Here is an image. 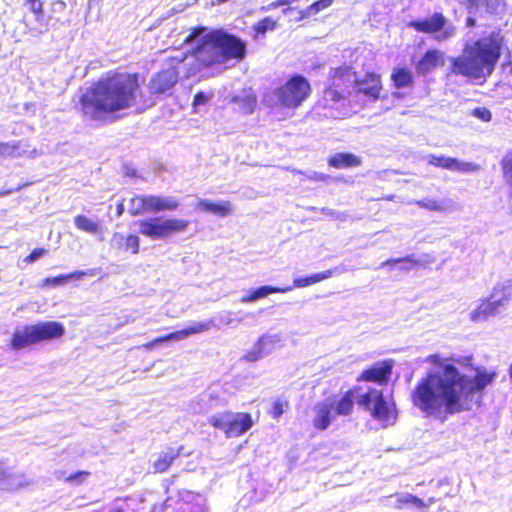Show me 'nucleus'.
<instances>
[{
  "label": "nucleus",
  "mask_w": 512,
  "mask_h": 512,
  "mask_svg": "<svg viewBox=\"0 0 512 512\" xmlns=\"http://www.w3.org/2000/svg\"><path fill=\"white\" fill-rule=\"evenodd\" d=\"M333 0H318L308 6L305 11L303 12V17H309L312 15H316L321 10L328 8L331 6Z\"/></svg>",
  "instance_id": "nucleus-42"
},
{
  "label": "nucleus",
  "mask_w": 512,
  "mask_h": 512,
  "mask_svg": "<svg viewBox=\"0 0 512 512\" xmlns=\"http://www.w3.org/2000/svg\"><path fill=\"white\" fill-rule=\"evenodd\" d=\"M234 100H235V102H238V101H240V98L239 97H235Z\"/></svg>",
  "instance_id": "nucleus-63"
},
{
  "label": "nucleus",
  "mask_w": 512,
  "mask_h": 512,
  "mask_svg": "<svg viewBox=\"0 0 512 512\" xmlns=\"http://www.w3.org/2000/svg\"><path fill=\"white\" fill-rule=\"evenodd\" d=\"M408 27L421 33H439L435 37L437 41L448 40L452 38L456 32L455 26L448 24L447 18L439 12L427 18L412 20L408 23Z\"/></svg>",
  "instance_id": "nucleus-10"
},
{
  "label": "nucleus",
  "mask_w": 512,
  "mask_h": 512,
  "mask_svg": "<svg viewBox=\"0 0 512 512\" xmlns=\"http://www.w3.org/2000/svg\"><path fill=\"white\" fill-rule=\"evenodd\" d=\"M509 374H510V377L512 378V364H511L510 369H509Z\"/></svg>",
  "instance_id": "nucleus-61"
},
{
  "label": "nucleus",
  "mask_w": 512,
  "mask_h": 512,
  "mask_svg": "<svg viewBox=\"0 0 512 512\" xmlns=\"http://www.w3.org/2000/svg\"><path fill=\"white\" fill-rule=\"evenodd\" d=\"M330 166L343 169L349 167H357L361 164V160L351 153H336L328 160Z\"/></svg>",
  "instance_id": "nucleus-28"
},
{
  "label": "nucleus",
  "mask_w": 512,
  "mask_h": 512,
  "mask_svg": "<svg viewBox=\"0 0 512 512\" xmlns=\"http://www.w3.org/2000/svg\"><path fill=\"white\" fill-rule=\"evenodd\" d=\"M29 4L30 10L35 14L36 19L39 20L43 16V4L41 0H26Z\"/></svg>",
  "instance_id": "nucleus-45"
},
{
  "label": "nucleus",
  "mask_w": 512,
  "mask_h": 512,
  "mask_svg": "<svg viewBox=\"0 0 512 512\" xmlns=\"http://www.w3.org/2000/svg\"><path fill=\"white\" fill-rule=\"evenodd\" d=\"M292 290V287H273L269 285L258 287L252 290L248 295H245L241 298L242 303H251L255 302L259 299L267 297L272 293H286Z\"/></svg>",
  "instance_id": "nucleus-25"
},
{
  "label": "nucleus",
  "mask_w": 512,
  "mask_h": 512,
  "mask_svg": "<svg viewBox=\"0 0 512 512\" xmlns=\"http://www.w3.org/2000/svg\"><path fill=\"white\" fill-rule=\"evenodd\" d=\"M391 79L396 88L410 87L413 84L412 73L406 68H395L391 74Z\"/></svg>",
  "instance_id": "nucleus-34"
},
{
  "label": "nucleus",
  "mask_w": 512,
  "mask_h": 512,
  "mask_svg": "<svg viewBox=\"0 0 512 512\" xmlns=\"http://www.w3.org/2000/svg\"><path fill=\"white\" fill-rule=\"evenodd\" d=\"M416 204L429 211H444L446 209L445 201H438L431 198H425L416 202Z\"/></svg>",
  "instance_id": "nucleus-41"
},
{
  "label": "nucleus",
  "mask_w": 512,
  "mask_h": 512,
  "mask_svg": "<svg viewBox=\"0 0 512 512\" xmlns=\"http://www.w3.org/2000/svg\"><path fill=\"white\" fill-rule=\"evenodd\" d=\"M149 213H158L161 211H174L179 207V201L173 196L147 195Z\"/></svg>",
  "instance_id": "nucleus-20"
},
{
  "label": "nucleus",
  "mask_w": 512,
  "mask_h": 512,
  "mask_svg": "<svg viewBox=\"0 0 512 512\" xmlns=\"http://www.w3.org/2000/svg\"><path fill=\"white\" fill-rule=\"evenodd\" d=\"M442 58V53L438 50H429L425 53V55L419 60L416 65V71L419 74L425 75L431 70H433L439 63Z\"/></svg>",
  "instance_id": "nucleus-27"
},
{
  "label": "nucleus",
  "mask_w": 512,
  "mask_h": 512,
  "mask_svg": "<svg viewBox=\"0 0 512 512\" xmlns=\"http://www.w3.org/2000/svg\"><path fill=\"white\" fill-rule=\"evenodd\" d=\"M324 98L336 102L342 98V95L336 89L330 87L324 91Z\"/></svg>",
  "instance_id": "nucleus-51"
},
{
  "label": "nucleus",
  "mask_w": 512,
  "mask_h": 512,
  "mask_svg": "<svg viewBox=\"0 0 512 512\" xmlns=\"http://www.w3.org/2000/svg\"><path fill=\"white\" fill-rule=\"evenodd\" d=\"M140 93L136 74L116 73L100 79L80 98L83 113L97 119L101 113H113L134 106Z\"/></svg>",
  "instance_id": "nucleus-2"
},
{
  "label": "nucleus",
  "mask_w": 512,
  "mask_h": 512,
  "mask_svg": "<svg viewBox=\"0 0 512 512\" xmlns=\"http://www.w3.org/2000/svg\"><path fill=\"white\" fill-rule=\"evenodd\" d=\"M291 10H292V8H285V9H283V14L286 15Z\"/></svg>",
  "instance_id": "nucleus-59"
},
{
  "label": "nucleus",
  "mask_w": 512,
  "mask_h": 512,
  "mask_svg": "<svg viewBox=\"0 0 512 512\" xmlns=\"http://www.w3.org/2000/svg\"><path fill=\"white\" fill-rule=\"evenodd\" d=\"M35 153H36V150H35V149H34V150H32V151H30V154H31V155H32V154H35Z\"/></svg>",
  "instance_id": "nucleus-64"
},
{
  "label": "nucleus",
  "mask_w": 512,
  "mask_h": 512,
  "mask_svg": "<svg viewBox=\"0 0 512 512\" xmlns=\"http://www.w3.org/2000/svg\"><path fill=\"white\" fill-rule=\"evenodd\" d=\"M147 195H139L130 199L128 211L131 215L136 216L148 212Z\"/></svg>",
  "instance_id": "nucleus-39"
},
{
  "label": "nucleus",
  "mask_w": 512,
  "mask_h": 512,
  "mask_svg": "<svg viewBox=\"0 0 512 512\" xmlns=\"http://www.w3.org/2000/svg\"><path fill=\"white\" fill-rule=\"evenodd\" d=\"M283 341L281 333H265L246 353L245 359L249 362L258 361L270 355L276 348L282 347Z\"/></svg>",
  "instance_id": "nucleus-12"
},
{
  "label": "nucleus",
  "mask_w": 512,
  "mask_h": 512,
  "mask_svg": "<svg viewBox=\"0 0 512 512\" xmlns=\"http://www.w3.org/2000/svg\"><path fill=\"white\" fill-rule=\"evenodd\" d=\"M322 213L331 218L340 219V213L335 212L334 210H332L330 208H322Z\"/></svg>",
  "instance_id": "nucleus-55"
},
{
  "label": "nucleus",
  "mask_w": 512,
  "mask_h": 512,
  "mask_svg": "<svg viewBox=\"0 0 512 512\" xmlns=\"http://www.w3.org/2000/svg\"><path fill=\"white\" fill-rule=\"evenodd\" d=\"M311 87L307 79L301 75L292 76L280 87L267 91L263 103L268 107H284L295 109L310 95Z\"/></svg>",
  "instance_id": "nucleus-5"
},
{
  "label": "nucleus",
  "mask_w": 512,
  "mask_h": 512,
  "mask_svg": "<svg viewBox=\"0 0 512 512\" xmlns=\"http://www.w3.org/2000/svg\"><path fill=\"white\" fill-rule=\"evenodd\" d=\"M90 475L87 471H78L66 478L67 482L82 483Z\"/></svg>",
  "instance_id": "nucleus-50"
},
{
  "label": "nucleus",
  "mask_w": 512,
  "mask_h": 512,
  "mask_svg": "<svg viewBox=\"0 0 512 512\" xmlns=\"http://www.w3.org/2000/svg\"><path fill=\"white\" fill-rule=\"evenodd\" d=\"M293 2H294V0H277V1H274V2L270 3L269 5L262 6L260 8V11L268 12V11L276 9V8H278L280 6L290 5Z\"/></svg>",
  "instance_id": "nucleus-49"
},
{
  "label": "nucleus",
  "mask_w": 512,
  "mask_h": 512,
  "mask_svg": "<svg viewBox=\"0 0 512 512\" xmlns=\"http://www.w3.org/2000/svg\"><path fill=\"white\" fill-rule=\"evenodd\" d=\"M359 405L370 411L371 416L381 422L383 426L393 424L396 419L381 390L369 389L361 396Z\"/></svg>",
  "instance_id": "nucleus-9"
},
{
  "label": "nucleus",
  "mask_w": 512,
  "mask_h": 512,
  "mask_svg": "<svg viewBox=\"0 0 512 512\" xmlns=\"http://www.w3.org/2000/svg\"><path fill=\"white\" fill-rule=\"evenodd\" d=\"M199 411H206L224 402V398L218 388H210L200 396Z\"/></svg>",
  "instance_id": "nucleus-29"
},
{
  "label": "nucleus",
  "mask_w": 512,
  "mask_h": 512,
  "mask_svg": "<svg viewBox=\"0 0 512 512\" xmlns=\"http://www.w3.org/2000/svg\"><path fill=\"white\" fill-rule=\"evenodd\" d=\"M335 400L325 399L317 403L314 408L313 426L318 430H326L335 419L334 414Z\"/></svg>",
  "instance_id": "nucleus-17"
},
{
  "label": "nucleus",
  "mask_w": 512,
  "mask_h": 512,
  "mask_svg": "<svg viewBox=\"0 0 512 512\" xmlns=\"http://www.w3.org/2000/svg\"><path fill=\"white\" fill-rule=\"evenodd\" d=\"M392 498L395 499L393 505L397 509H403L404 507H407L410 505H413L417 508L423 509V508H427L433 501L432 499H429V504H426L422 499H420L410 493L395 494L394 496H390L387 499L390 500Z\"/></svg>",
  "instance_id": "nucleus-26"
},
{
  "label": "nucleus",
  "mask_w": 512,
  "mask_h": 512,
  "mask_svg": "<svg viewBox=\"0 0 512 512\" xmlns=\"http://www.w3.org/2000/svg\"><path fill=\"white\" fill-rule=\"evenodd\" d=\"M393 368V361L385 360L376 362L372 367L366 369L361 374V379L384 384L388 381Z\"/></svg>",
  "instance_id": "nucleus-18"
},
{
  "label": "nucleus",
  "mask_w": 512,
  "mask_h": 512,
  "mask_svg": "<svg viewBox=\"0 0 512 512\" xmlns=\"http://www.w3.org/2000/svg\"><path fill=\"white\" fill-rule=\"evenodd\" d=\"M475 23H476V20H475L473 17L469 16V17L467 18V26H468V27H473V26H475Z\"/></svg>",
  "instance_id": "nucleus-57"
},
{
  "label": "nucleus",
  "mask_w": 512,
  "mask_h": 512,
  "mask_svg": "<svg viewBox=\"0 0 512 512\" xmlns=\"http://www.w3.org/2000/svg\"><path fill=\"white\" fill-rule=\"evenodd\" d=\"M152 512H209V508L203 495L187 491L174 506L168 499L162 505L155 506Z\"/></svg>",
  "instance_id": "nucleus-11"
},
{
  "label": "nucleus",
  "mask_w": 512,
  "mask_h": 512,
  "mask_svg": "<svg viewBox=\"0 0 512 512\" xmlns=\"http://www.w3.org/2000/svg\"><path fill=\"white\" fill-rule=\"evenodd\" d=\"M346 270L344 268H341V267H335V268H331V269H328L326 271H322V272H319V273H315V274H312L310 276H306V277H298V278H295L293 280V288H303V287H308L310 285H313L315 283H318V282H321L323 280H326L330 277H332L333 275H336V274H341L343 272H345Z\"/></svg>",
  "instance_id": "nucleus-21"
},
{
  "label": "nucleus",
  "mask_w": 512,
  "mask_h": 512,
  "mask_svg": "<svg viewBox=\"0 0 512 512\" xmlns=\"http://www.w3.org/2000/svg\"><path fill=\"white\" fill-rule=\"evenodd\" d=\"M472 115L485 122L490 121L492 117L490 110L483 107L475 108Z\"/></svg>",
  "instance_id": "nucleus-47"
},
{
  "label": "nucleus",
  "mask_w": 512,
  "mask_h": 512,
  "mask_svg": "<svg viewBox=\"0 0 512 512\" xmlns=\"http://www.w3.org/2000/svg\"><path fill=\"white\" fill-rule=\"evenodd\" d=\"M209 423L222 430L227 437H237L248 431L253 421L248 413L224 412L212 415Z\"/></svg>",
  "instance_id": "nucleus-8"
},
{
  "label": "nucleus",
  "mask_w": 512,
  "mask_h": 512,
  "mask_svg": "<svg viewBox=\"0 0 512 512\" xmlns=\"http://www.w3.org/2000/svg\"><path fill=\"white\" fill-rule=\"evenodd\" d=\"M110 512H123L121 509H115V510H112Z\"/></svg>",
  "instance_id": "nucleus-62"
},
{
  "label": "nucleus",
  "mask_w": 512,
  "mask_h": 512,
  "mask_svg": "<svg viewBox=\"0 0 512 512\" xmlns=\"http://www.w3.org/2000/svg\"><path fill=\"white\" fill-rule=\"evenodd\" d=\"M196 209L204 212H210L222 217H225L232 213V206L228 201L213 203L208 200L199 199L196 204Z\"/></svg>",
  "instance_id": "nucleus-24"
},
{
  "label": "nucleus",
  "mask_w": 512,
  "mask_h": 512,
  "mask_svg": "<svg viewBox=\"0 0 512 512\" xmlns=\"http://www.w3.org/2000/svg\"><path fill=\"white\" fill-rule=\"evenodd\" d=\"M184 219L148 218L138 222L139 233L151 239H164L173 233L182 232L188 226Z\"/></svg>",
  "instance_id": "nucleus-7"
},
{
  "label": "nucleus",
  "mask_w": 512,
  "mask_h": 512,
  "mask_svg": "<svg viewBox=\"0 0 512 512\" xmlns=\"http://www.w3.org/2000/svg\"><path fill=\"white\" fill-rule=\"evenodd\" d=\"M126 237L122 233H114L111 238V246L117 249L125 250Z\"/></svg>",
  "instance_id": "nucleus-48"
},
{
  "label": "nucleus",
  "mask_w": 512,
  "mask_h": 512,
  "mask_svg": "<svg viewBox=\"0 0 512 512\" xmlns=\"http://www.w3.org/2000/svg\"><path fill=\"white\" fill-rule=\"evenodd\" d=\"M65 334V327L57 321L39 322L33 325L17 327L13 333L11 346L15 350L30 345L61 338Z\"/></svg>",
  "instance_id": "nucleus-6"
},
{
  "label": "nucleus",
  "mask_w": 512,
  "mask_h": 512,
  "mask_svg": "<svg viewBox=\"0 0 512 512\" xmlns=\"http://www.w3.org/2000/svg\"><path fill=\"white\" fill-rule=\"evenodd\" d=\"M213 325L214 324L212 321L194 322L185 329L175 331V332L169 333L165 336L155 338L151 342L144 344L143 348H145L146 350H151L156 345H158L160 343H164V342H168V341H181V340L188 338L190 335L208 331V330H210V327Z\"/></svg>",
  "instance_id": "nucleus-13"
},
{
  "label": "nucleus",
  "mask_w": 512,
  "mask_h": 512,
  "mask_svg": "<svg viewBox=\"0 0 512 512\" xmlns=\"http://www.w3.org/2000/svg\"><path fill=\"white\" fill-rule=\"evenodd\" d=\"M354 82L358 93H362L372 100L379 98L381 81L377 74L367 73L363 78H355Z\"/></svg>",
  "instance_id": "nucleus-19"
},
{
  "label": "nucleus",
  "mask_w": 512,
  "mask_h": 512,
  "mask_svg": "<svg viewBox=\"0 0 512 512\" xmlns=\"http://www.w3.org/2000/svg\"><path fill=\"white\" fill-rule=\"evenodd\" d=\"M45 253H46V250L43 248L34 249L30 253V255L26 258V260L28 262H34V261L38 260L39 258H41Z\"/></svg>",
  "instance_id": "nucleus-54"
},
{
  "label": "nucleus",
  "mask_w": 512,
  "mask_h": 512,
  "mask_svg": "<svg viewBox=\"0 0 512 512\" xmlns=\"http://www.w3.org/2000/svg\"><path fill=\"white\" fill-rule=\"evenodd\" d=\"M183 450V446L178 448L168 447L158 454L153 462V469L156 473H163L168 470L174 460H176Z\"/></svg>",
  "instance_id": "nucleus-22"
},
{
  "label": "nucleus",
  "mask_w": 512,
  "mask_h": 512,
  "mask_svg": "<svg viewBox=\"0 0 512 512\" xmlns=\"http://www.w3.org/2000/svg\"><path fill=\"white\" fill-rule=\"evenodd\" d=\"M354 406V393L347 391L338 401H335L334 414L347 416L349 415Z\"/></svg>",
  "instance_id": "nucleus-33"
},
{
  "label": "nucleus",
  "mask_w": 512,
  "mask_h": 512,
  "mask_svg": "<svg viewBox=\"0 0 512 512\" xmlns=\"http://www.w3.org/2000/svg\"><path fill=\"white\" fill-rule=\"evenodd\" d=\"M299 173L305 175V177L307 179L313 180V181H324L327 177L325 174L319 173L316 171H309L307 173L299 172Z\"/></svg>",
  "instance_id": "nucleus-52"
},
{
  "label": "nucleus",
  "mask_w": 512,
  "mask_h": 512,
  "mask_svg": "<svg viewBox=\"0 0 512 512\" xmlns=\"http://www.w3.org/2000/svg\"><path fill=\"white\" fill-rule=\"evenodd\" d=\"M277 27V20L271 17H265L261 21L257 22L253 29L257 35H265L267 31H272Z\"/></svg>",
  "instance_id": "nucleus-40"
},
{
  "label": "nucleus",
  "mask_w": 512,
  "mask_h": 512,
  "mask_svg": "<svg viewBox=\"0 0 512 512\" xmlns=\"http://www.w3.org/2000/svg\"><path fill=\"white\" fill-rule=\"evenodd\" d=\"M96 274H97V269H95V268L88 269L85 271H75L68 275H60L57 277L47 278L46 283L52 284L54 286H58V285L63 284L68 279H72V278L80 279L83 276H95Z\"/></svg>",
  "instance_id": "nucleus-38"
},
{
  "label": "nucleus",
  "mask_w": 512,
  "mask_h": 512,
  "mask_svg": "<svg viewBox=\"0 0 512 512\" xmlns=\"http://www.w3.org/2000/svg\"><path fill=\"white\" fill-rule=\"evenodd\" d=\"M499 309L489 300H484L481 304L470 313V318L474 322L487 320L490 316H495Z\"/></svg>",
  "instance_id": "nucleus-30"
},
{
  "label": "nucleus",
  "mask_w": 512,
  "mask_h": 512,
  "mask_svg": "<svg viewBox=\"0 0 512 512\" xmlns=\"http://www.w3.org/2000/svg\"><path fill=\"white\" fill-rule=\"evenodd\" d=\"M429 359L435 367L418 381L411 400L426 417L442 423L450 415L471 410L480 402L484 388L496 377L495 372H478L469 377L461 374L451 363H438L437 355Z\"/></svg>",
  "instance_id": "nucleus-1"
},
{
  "label": "nucleus",
  "mask_w": 512,
  "mask_h": 512,
  "mask_svg": "<svg viewBox=\"0 0 512 512\" xmlns=\"http://www.w3.org/2000/svg\"><path fill=\"white\" fill-rule=\"evenodd\" d=\"M502 37L493 32L487 37L480 38L473 44H467L463 54L453 59L452 71L455 74L479 78L491 73L500 57Z\"/></svg>",
  "instance_id": "nucleus-4"
},
{
  "label": "nucleus",
  "mask_w": 512,
  "mask_h": 512,
  "mask_svg": "<svg viewBox=\"0 0 512 512\" xmlns=\"http://www.w3.org/2000/svg\"><path fill=\"white\" fill-rule=\"evenodd\" d=\"M20 148V141L0 142V157L18 158L27 155L29 151Z\"/></svg>",
  "instance_id": "nucleus-32"
},
{
  "label": "nucleus",
  "mask_w": 512,
  "mask_h": 512,
  "mask_svg": "<svg viewBox=\"0 0 512 512\" xmlns=\"http://www.w3.org/2000/svg\"><path fill=\"white\" fill-rule=\"evenodd\" d=\"M218 4L228 2L229 0H215Z\"/></svg>",
  "instance_id": "nucleus-60"
},
{
  "label": "nucleus",
  "mask_w": 512,
  "mask_h": 512,
  "mask_svg": "<svg viewBox=\"0 0 512 512\" xmlns=\"http://www.w3.org/2000/svg\"><path fill=\"white\" fill-rule=\"evenodd\" d=\"M461 3L467 6L469 14L479 8H485L488 13H497L502 0H461Z\"/></svg>",
  "instance_id": "nucleus-31"
},
{
  "label": "nucleus",
  "mask_w": 512,
  "mask_h": 512,
  "mask_svg": "<svg viewBox=\"0 0 512 512\" xmlns=\"http://www.w3.org/2000/svg\"><path fill=\"white\" fill-rule=\"evenodd\" d=\"M250 316V313H245L243 317H238L237 313L232 311H223L219 313L215 320L211 319L213 322V327L227 326L234 322H242L246 317ZM212 326L210 327V329Z\"/></svg>",
  "instance_id": "nucleus-36"
},
{
  "label": "nucleus",
  "mask_w": 512,
  "mask_h": 512,
  "mask_svg": "<svg viewBox=\"0 0 512 512\" xmlns=\"http://www.w3.org/2000/svg\"><path fill=\"white\" fill-rule=\"evenodd\" d=\"M27 485L29 480L23 473L13 471L0 460V491H14Z\"/></svg>",
  "instance_id": "nucleus-15"
},
{
  "label": "nucleus",
  "mask_w": 512,
  "mask_h": 512,
  "mask_svg": "<svg viewBox=\"0 0 512 512\" xmlns=\"http://www.w3.org/2000/svg\"><path fill=\"white\" fill-rule=\"evenodd\" d=\"M140 239L137 235L130 234L126 237L125 240V250H131L133 254H137L139 252Z\"/></svg>",
  "instance_id": "nucleus-43"
},
{
  "label": "nucleus",
  "mask_w": 512,
  "mask_h": 512,
  "mask_svg": "<svg viewBox=\"0 0 512 512\" xmlns=\"http://www.w3.org/2000/svg\"><path fill=\"white\" fill-rule=\"evenodd\" d=\"M287 405L288 403L282 400L275 401L271 411L272 417L274 419L280 418L284 413V407H286Z\"/></svg>",
  "instance_id": "nucleus-46"
},
{
  "label": "nucleus",
  "mask_w": 512,
  "mask_h": 512,
  "mask_svg": "<svg viewBox=\"0 0 512 512\" xmlns=\"http://www.w3.org/2000/svg\"><path fill=\"white\" fill-rule=\"evenodd\" d=\"M178 72L175 68H169L156 74L149 82V90L152 94L159 95L169 92L178 82Z\"/></svg>",
  "instance_id": "nucleus-16"
},
{
  "label": "nucleus",
  "mask_w": 512,
  "mask_h": 512,
  "mask_svg": "<svg viewBox=\"0 0 512 512\" xmlns=\"http://www.w3.org/2000/svg\"><path fill=\"white\" fill-rule=\"evenodd\" d=\"M209 97L204 92H198L194 96L193 106L197 107L200 105H204L208 101Z\"/></svg>",
  "instance_id": "nucleus-53"
},
{
  "label": "nucleus",
  "mask_w": 512,
  "mask_h": 512,
  "mask_svg": "<svg viewBox=\"0 0 512 512\" xmlns=\"http://www.w3.org/2000/svg\"><path fill=\"white\" fill-rule=\"evenodd\" d=\"M242 103H243L242 109H243L244 113H246V114L252 113L254 110L255 103H256V98L252 93H248L242 99Z\"/></svg>",
  "instance_id": "nucleus-44"
},
{
  "label": "nucleus",
  "mask_w": 512,
  "mask_h": 512,
  "mask_svg": "<svg viewBox=\"0 0 512 512\" xmlns=\"http://www.w3.org/2000/svg\"><path fill=\"white\" fill-rule=\"evenodd\" d=\"M126 174H127L128 176L133 177V176H135L136 171H135V170H132V169L127 168Z\"/></svg>",
  "instance_id": "nucleus-58"
},
{
  "label": "nucleus",
  "mask_w": 512,
  "mask_h": 512,
  "mask_svg": "<svg viewBox=\"0 0 512 512\" xmlns=\"http://www.w3.org/2000/svg\"><path fill=\"white\" fill-rule=\"evenodd\" d=\"M74 224L77 229L93 235H97L102 231L101 225L98 222L92 221L84 215H77L74 218Z\"/></svg>",
  "instance_id": "nucleus-35"
},
{
  "label": "nucleus",
  "mask_w": 512,
  "mask_h": 512,
  "mask_svg": "<svg viewBox=\"0 0 512 512\" xmlns=\"http://www.w3.org/2000/svg\"><path fill=\"white\" fill-rule=\"evenodd\" d=\"M512 298V282L497 284L488 298L499 310L505 307Z\"/></svg>",
  "instance_id": "nucleus-23"
},
{
  "label": "nucleus",
  "mask_w": 512,
  "mask_h": 512,
  "mask_svg": "<svg viewBox=\"0 0 512 512\" xmlns=\"http://www.w3.org/2000/svg\"><path fill=\"white\" fill-rule=\"evenodd\" d=\"M185 41L196 42L194 56L203 66L225 63L230 59H242L246 54L245 43L223 30L208 31L205 27H197Z\"/></svg>",
  "instance_id": "nucleus-3"
},
{
  "label": "nucleus",
  "mask_w": 512,
  "mask_h": 512,
  "mask_svg": "<svg viewBox=\"0 0 512 512\" xmlns=\"http://www.w3.org/2000/svg\"><path fill=\"white\" fill-rule=\"evenodd\" d=\"M124 212V205L122 202L118 203L117 205V209H116V214L118 217H120Z\"/></svg>",
  "instance_id": "nucleus-56"
},
{
  "label": "nucleus",
  "mask_w": 512,
  "mask_h": 512,
  "mask_svg": "<svg viewBox=\"0 0 512 512\" xmlns=\"http://www.w3.org/2000/svg\"><path fill=\"white\" fill-rule=\"evenodd\" d=\"M430 165L441 167L452 172L473 173L480 170V165L473 162L461 161L457 158L447 157L444 155L436 156L430 154L427 156Z\"/></svg>",
  "instance_id": "nucleus-14"
},
{
  "label": "nucleus",
  "mask_w": 512,
  "mask_h": 512,
  "mask_svg": "<svg viewBox=\"0 0 512 512\" xmlns=\"http://www.w3.org/2000/svg\"><path fill=\"white\" fill-rule=\"evenodd\" d=\"M422 261L415 259L413 255H409L403 258L388 259L381 264V267H393L396 264H400L399 269L403 271H410L414 266L421 264Z\"/></svg>",
  "instance_id": "nucleus-37"
}]
</instances>
